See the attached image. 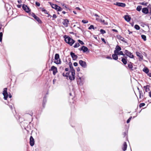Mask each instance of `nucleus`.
<instances>
[{"label":"nucleus","mask_w":151,"mask_h":151,"mask_svg":"<svg viewBox=\"0 0 151 151\" xmlns=\"http://www.w3.org/2000/svg\"><path fill=\"white\" fill-rule=\"evenodd\" d=\"M71 70L70 72L71 73V75L70 74V72H64L62 74L63 76L64 77H69V79L70 80H74L75 78V70L73 69V67L71 68V66H70Z\"/></svg>","instance_id":"f257e3e1"},{"label":"nucleus","mask_w":151,"mask_h":151,"mask_svg":"<svg viewBox=\"0 0 151 151\" xmlns=\"http://www.w3.org/2000/svg\"><path fill=\"white\" fill-rule=\"evenodd\" d=\"M65 40L66 43L71 46H72L75 42V41L73 39L68 37L65 38Z\"/></svg>","instance_id":"f03ea898"},{"label":"nucleus","mask_w":151,"mask_h":151,"mask_svg":"<svg viewBox=\"0 0 151 151\" xmlns=\"http://www.w3.org/2000/svg\"><path fill=\"white\" fill-rule=\"evenodd\" d=\"M3 95L4 96V99L5 100H6L8 96L10 98H11L12 97V95L11 94H9V95H8V94L7 92V88H5L4 89V91H3Z\"/></svg>","instance_id":"7ed1b4c3"},{"label":"nucleus","mask_w":151,"mask_h":151,"mask_svg":"<svg viewBox=\"0 0 151 151\" xmlns=\"http://www.w3.org/2000/svg\"><path fill=\"white\" fill-rule=\"evenodd\" d=\"M55 61L54 62L57 64L60 63L61 61L59 57V55L58 54H56L55 55Z\"/></svg>","instance_id":"20e7f679"},{"label":"nucleus","mask_w":151,"mask_h":151,"mask_svg":"<svg viewBox=\"0 0 151 151\" xmlns=\"http://www.w3.org/2000/svg\"><path fill=\"white\" fill-rule=\"evenodd\" d=\"M124 52L125 53L126 55L128 56L129 58H134V56L130 52H129L127 50H125Z\"/></svg>","instance_id":"39448f33"},{"label":"nucleus","mask_w":151,"mask_h":151,"mask_svg":"<svg viewBox=\"0 0 151 151\" xmlns=\"http://www.w3.org/2000/svg\"><path fill=\"white\" fill-rule=\"evenodd\" d=\"M50 71H53V74L54 75H55L56 73L57 72V70L56 67L54 66H52L51 67V68L49 70Z\"/></svg>","instance_id":"423d86ee"},{"label":"nucleus","mask_w":151,"mask_h":151,"mask_svg":"<svg viewBox=\"0 0 151 151\" xmlns=\"http://www.w3.org/2000/svg\"><path fill=\"white\" fill-rule=\"evenodd\" d=\"M79 64L80 65L84 68H86L87 67V64L85 62L83 61L82 60H80L79 61Z\"/></svg>","instance_id":"0eeeda50"},{"label":"nucleus","mask_w":151,"mask_h":151,"mask_svg":"<svg viewBox=\"0 0 151 151\" xmlns=\"http://www.w3.org/2000/svg\"><path fill=\"white\" fill-rule=\"evenodd\" d=\"M114 4L118 6L122 7H124L126 6L125 4L123 3L116 2V3Z\"/></svg>","instance_id":"6e6552de"},{"label":"nucleus","mask_w":151,"mask_h":151,"mask_svg":"<svg viewBox=\"0 0 151 151\" xmlns=\"http://www.w3.org/2000/svg\"><path fill=\"white\" fill-rule=\"evenodd\" d=\"M68 20L66 19H64L63 21L62 22V23L63 25L65 27H68Z\"/></svg>","instance_id":"1a4fd4ad"},{"label":"nucleus","mask_w":151,"mask_h":151,"mask_svg":"<svg viewBox=\"0 0 151 151\" xmlns=\"http://www.w3.org/2000/svg\"><path fill=\"white\" fill-rule=\"evenodd\" d=\"M23 9L27 12H29L30 11L29 8L26 5H23L22 6Z\"/></svg>","instance_id":"9d476101"},{"label":"nucleus","mask_w":151,"mask_h":151,"mask_svg":"<svg viewBox=\"0 0 151 151\" xmlns=\"http://www.w3.org/2000/svg\"><path fill=\"white\" fill-rule=\"evenodd\" d=\"M32 16L39 23H40L41 21L40 19L34 13H32Z\"/></svg>","instance_id":"9b49d317"},{"label":"nucleus","mask_w":151,"mask_h":151,"mask_svg":"<svg viewBox=\"0 0 151 151\" xmlns=\"http://www.w3.org/2000/svg\"><path fill=\"white\" fill-rule=\"evenodd\" d=\"M70 55L74 60H76L78 58L77 56L72 52H70Z\"/></svg>","instance_id":"f8f14e48"},{"label":"nucleus","mask_w":151,"mask_h":151,"mask_svg":"<svg viewBox=\"0 0 151 151\" xmlns=\"http://www.w3.org/2000/svg\"><path fill=\"white\" fill-rule=\"evenodd\" d=\"M30 144L31 146H33L34 144V139L32 136L30 138Z\"/></svg>","instance_id":"ddd939ff"},{"label":"nucleus","mask_w":151,"mask_h":151,"mask_svg":"<svg viewBox=\"0 0 151 151\" xmlns=\"http://www.w3.org/2000/svg\"><path fill=\"white\" fill-rule=\"evenodd\" d=\"M121 49V47L117 45L115 49L114 50V52L117 53L118 52L120 51Z\"/></svg>","instance_id":"4468645a"},{"label":"nucleus","mask_w":151,"mask_h":151,"mask_svg":"<svg viewBox=\"0 0 151 151\" xmlns=\"http://www.w3.org/2000/svg\"><path fill=\"white\" fill-rule=\"evenodd\" d=\"M114 53L112 55V57L113 59L117 60L118 59V54L117 53L114 52Z\"/></svg>","instance_id":"2eb2a0df"},{"label":"nucleus","mask_w":151,"mask_h":151,"mask_svg":"<svg viewBox=\"0 0 151 151\" xmlns=\"http://www.w3.org/2000/svg\"><path fill=\"white\" fill-rule=\"evenodd\" d=\"M137 55L139 57L140 59L142 60L143 58V56L139 52H136Z\"/></svg>","instance_id":"dca6fc26"},{"label":"nucleus","mask_w":151,"mask_h":151,"mask_svg":"<svg viewBox=\"0 0 151 151\" xmlns=\"http://www.w3.org/2000/svg\"><path fill=\"white\" fill-rule=\"evenodd\" d=\"M150 86L149 85H147L144 86V88L146 92H147L150 90L149 88Z\"/></svg>","instance_id":"f3484780"},{"label":"nucleus","mask_w":151,"mask_h":151,"mask_svg":"<svg viewBox=\"0 0 151 151\" xmlns=\"http://www.w3.org/2000/svg\"><path fill=\"white\" fill-rule=\"evenodd\" d=\"M127 57H125V58H122V61L123 63V64L124 65H126L127 64Z\"/></svg>","instance_id":"a211bd4d"},{"label":"nucleus","mask_w":151,"mask_h":151,"mask_svg":"<svg viewBox=\"0 0 151 151\" xmlns=\"http://www.w3.org/2000/svg\"><path fill=\"white\" fill-rule=\"evenodd\" d=\"M142 12L143 13L147 14L148 12V10L147 8H144L142 9Z\"/></svg>","instance_id":"6ab92c4d"},{"label":"nucleus","mask_w":151,"mask_h":151,"mask_svg":"<svg viewBox=\"0 0 151 151\" xmlns=\"http://www.w3.org/2000/svg\"><path fill=\"white\" fill-rule=\"evenodd\" d=\"M88 50V48L84 46H83L81 48V50H83L84 52H86Z\"/></svg>","instance_id":"aec40b11"},{"label":"nucleus","mask_w":151,"mask_h":151,"mask_svg":"<svg viewBox=\"0 0 151 151\" xmlns=\"http://www.w3.org/2000/svg\"><path fill=\"white\" fill-rule=\"evenodd\" d=\"M127 144L126 142H124L123 145V147H122V150L124 151H125L127 150Z\"/></svg>","instance_id":"412c9836"},{"label":"nucleus","mask_w":151,"mask_h":151,"mask_svg":"<svg viewBox=\"0 0 151 151\" xmlns=\"http://www.w3.org/2000/svg\"><path fill=\"white\" fill-rule=\"evenodd\" d=\"M124 18L125 20L128 22H129L131 19L130 17L128 15L125 16L124 17Z\"/></svg>","instance_id":"4be33fe9"},{"label":"nucleus","mask_w":151,"mask_h":151,"mask_svg":"<svg viewBox=\"0 0 151 151\" xmlns=\"http://www.w3.org/2000/svg\"><path fill=\"white\" fill-rule=\"evenodd\" d=\"M49 3H50V5L51 6L52 8L55 9L56 7L57 6V5L52 4L51 2H49Z\"/></svg>","instance_id":"5701e85b"},{"label":"nucleus","mask_w":151,"mask_h":151,"mask_svg":"<svg viewBox=\"0 0 151 151\" xmlns=\"http://www.w3.org/2000/svg\"><path fill=\"white\" fill-rule=\"evenodd\" d=\"M55 9L58 11H61L63 10V9L57 5Z\"/></svg>","instance_id":"b1692460"},{"label":"nucleus","mask_w":151,"mask_h":151,"mask_svg":"<svg viewBox=\"0 0 151 151\" xmlns=\"http://www.w3.org/2000/svg\"><path fill=\"white\" fill-rule=\"evenodd\" d=\"M143 71L146 73H148L149 71L148 69L146 68H144L143 70Z\"/></svg>","instance_id":"393cba45"},{"label":"nucleus","mask_w":151,"mask_h":151,"mask_svg":"<svg viewBox=\"0 0 151 151\" xmlns=\"http://www.w3.org/2000/svg\"><path fill=\"white\" fill-rule=\"evenodd\" d=\"M128 67L129 69H132L133 68L132 64L131 62L129 63L128 64Z\"/></svg>","instance_id":"a878e982"},{"label":"nucleus","mask_w":151,"mask_h":151,"mask_svg":"<svg viewBox=\"0 0 151 151\" xmlns=\"http://www.w3.org/2000/svg\"><path fill=\"white\" fill-rule=\"evenodd\" d=\"M117 54L118 55H121L123 56L125 55V54H124L123 52L122 51H119L117 53Z\"/></svg>","instance_id":"bb28decb"},{"label":"nucleus","mask_w":151,"mask_h":151,"mask_svg":"<svg viewBox=\"0 0 151 151\" xmlns=\"http://www.w3.org/2000/svg\"><path fill=\"white\" fill-rule=\"evenodd\" d=\"M96 29V27H94V26L93 25H91L90 26L88 27V29Z\"/></svg>","instance_id":"cd10ccee"},{"label":"nucleus","mask_w":151,"mask_h":151,"mask_svg":"<svg viewBox=\"0 0 151 151\" xmlns=\"http://www.w3.org/2000/svg\"><path fill=\"white\" fill-rule=\"evenodd\" d=\"M142 7V6H138L137 8V10L139 12L140 11Z\"/></svg>","instance_id":"c85d7f7f"},{"label":"nucleus","mask_w":151,"mask_h":151,"mask_svg":"<svg viewBox=\"0 0 151 151\" xmlns=\"http://www.w3.org/2000/svg\"><path fill=\"white\" fill-rule=\"evenodd\" d=\"M46 102V98H44L43 99V106L44 107V106L45 105V104Z\"/></svg>","instance_id":"c756f323"},{"label":"nucleus","mask_w":151,"mask_h":151,"mask_svg":"<svg viewBox=\"0 0 151 151\" xmlns=\"http://www.w3.org/2000/svg\"><path fill=\"white\" fill-rule=\"evenodd\" d=\"M141 36L142 39H143L144 41H145L146 40V36L144 35H142Z\"/></svg>","instance_id":"7c9ffc66"},{"label":"nucleus","mask_w":151,"mask_h":151,"mask_svg":"<svg viewBox=\"0 0 151 151\" xmlns=\"http://www.w3.org/2000/svg\"><path fill=\"white\" fill-rule=\"evenodd\" d=\"M40 9H41L42 11V12H44L45 13L47 14H48L47 10L44 9L43 8H41Z\"/></svg>","instance_id":"2f4dec72"},{"label":"nucleus","mask_w":151,"mask_h":151,"mask_svg":"<svg viewBox=\"0 0 151 151\" xmlns=\"http://www.w3.org/2000/svg\"><path fill=\"white\" fill-rule=\"evenodd\" d=\"M80 46V45L79 43H76L74 46V48H77L78 47Z\"/></svg>","instance_id":"473e14b6"},{"label":"nucleus","mask_w":151,"mask_h":151,"mask_svg":"<svg viewBox=\"0 0 151 151\" xmlns=\"http://www.w3.org/2000/svg\"><path fill=\"white\" fill-rule=\"evenodd\" d=\"M3 33L2 32H0V42H1L2 40Z\"/></svg>","instance_id":"72a5a7b5"},{"label":"nucleus","mask_w":151,"mask_h":151,"mask_svg":"<svg viewBox=\"0 0 151 151\" xmlns=\"http://www.w3.org/2000/svg\"><path fill=\"white\" fill-rule=\"evenodd\" d=\"M134 28L135 29H137V30H139L140 29V27H139V26L137 24L135 25L134 26Z\"/></svg>","instance_id":"f704fd0d"},{"label":"nucleus","mask_w":151,"mask_h":151,"mask_svg":"<svg viewBox=\"0 0 151 151\" xmlns=\"http://www.w3.org/2000/svg\"><path fill=\"white\" fill-rule=\"evenodd\" d=\"M100 32H101V34H103L106 33L105 31L103 29H100Z\"/></svg>","instance_id":"c9c22d12"},{"label":"nucleus","mask_w":151,"mask_h":151,"mask_svg":"<svg viewBox=\"0 0 151 151\" xmlns=\"http://www.w3.org/2000/svg\"><path fill=\"white\" fill-rule=\"evenodd\" d=\"M145 104L144 103H142L139 104V106L141 107H142L144 106L145 105Z\"/></svg>","instance_id":"e433bc0d"},{"label":"nucleus","mask_w":151,"mask_h":151,"mask_svg":"<svg viewBox=\"0 0 151 151\" xmlns=\"http://www.w3.org/2000/svg\"><path fill=\"white\" fill-rule=\"evenodd\" d=\"M78 42H79V43H80L81 45H83L84 44L83 42L80 40H78Z\"/></svg>","instance_id":"4c0bfd02"},{"label":"nucleus","mask_w":151,"mask_h":151,"mask_svg":"<svg viewBox=\"0 0 151 151\" xmlns=\"http://www.w3.org/2000/svg\"><path fill=\"white\" fill-rule=\"evenodd\" d=\"M101 21L103 23V24H107V23L105 22V21L104 20H101Z\"/></svg>","instance_id":"58836bf2"},{"label":"nucleus","mask_w":151,"mask_h":151,"mask_svg":"<svg viewBox=\"0 0 151 151\" xmlns=\"http://www.w3.org/2000/svg\"><path fill=\"white\" fill-rule=\"evenodd\" d=\"M82 22L84 23H88V21L86 20H83L82 21Z\"/></svg>","instance_id":"ea45409f"},{"label":"nucleus","mask_w":151,"mask_h":151,"mask_svg":"<svg viewBox=\"0 0 151 151\" xmlns=\"http://www.w3.org/2000/svg\"><path fill=\"white\" fill-rule=\"evenodd\" d=\"M140 4L142 5H144L145 6H146L147 5V3L144 2H142Z\"/></svg>","instance_id":"a19ab883"},{"label":"nucleus","mask_w":151,"mask_h":151,"mask_svg":"<svg viewBox=\"0 0 151 151\" xmlns=\"http://www.w3.org/2000/svg\"><path fill=\"white\" fill-rule=\"evenodd\" d=\"M35 4H36V5L37 6H40V3H39V2H36V3H35Z\"/></svg>","instance_id":"79ce46f5"},{"label":"nucleus","mask_w":151,"mask_h":151,"mask_svg":"<svg viewBox=\"0 0 151 151\" xmlns=\"http://www.w3.org/2000/svg\"><path fill=\"white\" fill-rule=\"evenodd\" d=\"M101 40L105 44L106 43V42L104 38H101Z\"/></svg>","instance_id":"37998d69"},{"label":"nucleus","mask_w":151,"mask_h":151,"mask_svg":"<svg viewBox=\"0 0 151 151\" xmlns=\"http://www.w3.org/2000/svg\"><path fill=\"white\" fill-rule=\"evenodd\" d=\"M73 65L75 66H76L78 65V63H77L75 62L73 63Z\"/></svg>","instance_id":"c03bdc74"},{"label":"nucleus","mask_w":151,"mask_h":151,"mask_svg":"<svg viewBox=\"0 0 151 151\" xmlns=\"http://www.w3.org/2000/svg\"><path fill=\"white\" fill-rule=\"evenodd\" d=\"M53 17L54 18H57V16L56 14H54L53 15Z\"/></svg>","instance_id":"a18cd8bd"},{"label":"nucleus","mask_w":151,"mask_h":151,"mask_svg":"<svg viewBox=\"0 0 151 151\" xmlns=\"http://www.w3.org/2000/svg\"><path fill=\"white\" fill-rule=\"evenodd\" d=\"M56 79H54L53 81V84H54L55 83V82L56 81Z\"/></svg>","instance_id":"49530a36"},{"label":"nucleus","mask_w":151,"mask_h":151,"mask_svg":"<svg viewBox=\"0 0 151 151\" xmlns=\"http://www.w3.org/2000/svg\"><path fill=\"white\" fill-rule=\"evenodd\" d=\"M148 73V74H147L149 76H150V77H151V73H149L148 72V73Z\"/></svg>","instance_id":"de8ad7c7"},{"label":"nucleus","mask_w":151,"mask_h":151,"mask_svg":"<svg viewBox=\"0 0 151 151\" xmlns=\"http://www.w3.org/2000/svg\"><path fill=\"white\" fill-rule=\"evenodd\" d=\"M112 30L114 31V32H118V31L116 29H112Z\"/></svg>","instance_id":"09e8293b"},{"label":"nucleus","mask_w":151,"mask_h":151,"mask_svg":"<svg viewBox=\"0 0 151 151\" xmlns=\"http://www.w3.org/2000/svg\"><path fill=\"white\" fill-rule=\"evenodd\" d=\"M130 119H129L127 120V123H129V122H130Z\"/></svg>","instance_id":"8fccbe9b"},{"label":"nucleus","mask_w":151,"mask_h":151,"mask_svg":"<svg viewBox=\"0 0 151 151\" xmlns=\"http://www.w3.org/2000/svg\"><path fill=\"white\" fill-rule=\"evenodd\" d=\"M9 106L11 109H12L13 108V106L12 105H9Z\"/></svg>","instance_id":"3c124183"},{"label":"nucleus","mask_w":151,"mask_h":151,"mask_svg":"<svg viewBox=\"0 0 151 151\" xmlns=\"http://www.w3.org/2000/svg\"><path fill=\"white\" fill-rule=\"evenodd\" d=\"M18 3L19 4H20L22 2V1L21 0H18Z\"/></svg>","instance_id":"603ef678"},{"label":"nucleus","mask_w":151,"mask_h":151,"mask_svg":"<svg viewBox=\"0 0 151 151\" xmlns=\"http://www.w3.org/2000/svg\"><path fill=\"white\" fill-rule=\"evenodd\" d=\"M149 96L151 98V91L149 92Z\"/></svg>","instance_id":"864d4df0"},{"label":"nucleus","mask_w":151,"mask_h":151,"mask_svg":"<svg viewBox=\"0 0 151 151\" xmlns=\"http://www.w3.org/2000/svg\"><path fill=\"white\" fill-rule=\"evenodd\" d=\"M65 71H68V68H65Z\"/></svg>","instance_id":"5fc2aeb1"},{"label":"nucleus","mask_w":151,"mask_h":151,"mask_svg":"<svg viewBox=\"0 0 151 151\" xmlns=\"http://www.w3.org/2000/svg\"><path fill=\"white\" fill-rule=\"evenodd\" d=\"M80 70V68H77V71L78 72Z\"/></svg>","instance_id":"6e6d98bb"},{"label":"nucleus","mask_w":151,"mask_h":151,"mask_svg":"<svg viewBox=\"0 0 151 151\" xmlns=\"http://www.w3.org/2000/svg\"><path fill=\"white\" fill-rule=\"evenodd\" d=\"M128 31L129 32V34H130L132 33V32H130L129 30H128Z\"/></svg>","instance_id":"4d7b16f0"},{"label":"nucleus","mask_w":151,"mask_h":151,"mask_svg":"<svg viewBox=\"0 0 151 151\" xmlns=\"http://www.w3.org/2000/svg\"><path fill=\"white\" fill-rule=\"evenodd\" d=\"M107 58L109 59H112V58L111 57H107Z\"/></svg>","instance_id":"13d9d810"},{"label":"nucleus","mask_w":151,"mask_h":151,"mask_svg":"<svg viewBox=\"0 0 151 151\" xmlns=\"http://www.w3.org/2000/svg\"><path fill=\"white\" fill-rule=\"evenodd\" d=\"M94 16L96 17H99V16L98 15V14H94Z\"/></svg>","instance_id":"bf43d9fd"},{"label":"nucleus","mask_w":151,"mask_h":151,"mask_svg":"<svg viewBox=\"0 0 151 151\" xmlns=\"http://www.w3.org/2000/svg\"><path fill=\"white\" fill-rule=\"evenodd\" d=\"M61 5L62 6H64L65 5V4L63 3H61Z\"/></svg>","instance_id":"052dcab7"},{"label":"nucleus","mask_w":151,"mask_h":151,"mask_svg":"<svg viewBox=\"0 0 151 151\" xmlns=\"http://www.w3.org/2000/svg\"><path fill=\"white\" fill-rule=\"evenodd\" d=\"M126 133H124V137H125L126 136Z\"/></svg>","instance_id":"680f3d73"},{"label":"nucleus","mask_w":151,"mask_h":151,"mask_svg":"<svg viewBox=\"0 0 151 151\" xmlns=\"http://www.w3.org/2000/svg\"><path fill=\"white\" fill-rule=\"evenodd\" d=\"M73 13H74V14H77V13H76V11H73Z\"/></svg>","instance_id":"e2e57ef3"},{"label":"nucleus","mask_w":151,"mask_h":151,"mask_svg":"<svg viewBox=\"0 0 151 151\" xmlns=\"http://www.w3.org/2000/svg\"><path fill=\"white\" fill-rule=\"evenodd\" d=\"M62 13L63 14H65V11H63L62 12Z\"/></svg>","instance_id":"0e129e2a"},{"label":"nucleus","mask_w":151,"mask_h":151,"mask_svg":"<svg viewBox=\"0 0 151 151\" xmlns=\"http://www.w3.org/2000/svg\"><path fill=\"white\" fill-rule=\"evenodd\" d=\"M64 7L66 9H67V7L66 6V5H64Z\"/></svg>","instance_id":"69168bd1"},{"label":"nucleus","mask_w":151,"mask_h":151,"mask_svg":"<svg viewBox=\"0 0 151 151\" xmlns=\"http://www.w3.org/2000/svg\"><path fill=\"white\" fill-rule=\"evenodd\" d=\"M132 116H130L129 118V119H130V120H131V119H132Z\"/></svg>","instance_id":"338daca9"},{"label":"nucleus","mask_w":151,"mask_h":151,"mask_svg":"<svg viewBox=\"0 0 151 151\" xmlns=\"http://www.w3.org/2000/svg\"><path fill=\"white\" fill-rule=\"evenodd\" d=\"M51 16L50 15V14H48V15L47 16V17H51Z\"/></svg>","instance_id":"774afa93"}]
</instances>
